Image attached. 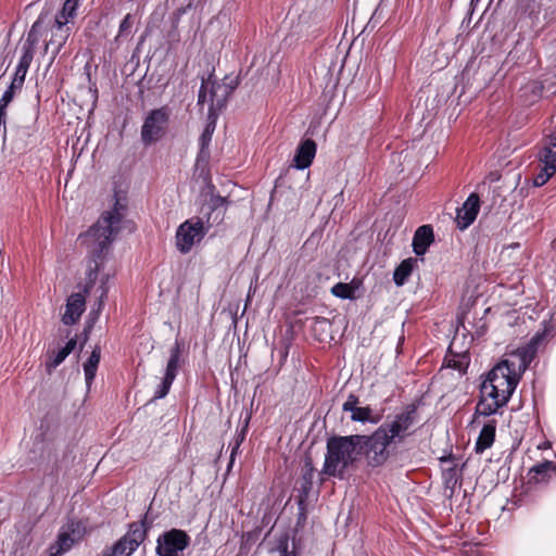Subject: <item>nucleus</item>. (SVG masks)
Returning a JSON list of instances; mask_svg holds the SVG:
<instances>
[{
  "label": "nucleus",
  "mask_w": 556,
  "mask_h": 556,
  "mask_svg": "<svg viewBox=\"0 0 556 556\" xmlns=\"http://www.w3.org/2000/svg\"><path fill=\"white\" fill-rule=\"evenodd\" d=\"M542 336H534L526 345L518 348L488 374L481 384L476 413L491 416L504 407L513 395L521 375L535 357Z\"/></svg>",
  "instance_id": "nucleus-1"
},
{
  "label": "nucleus",
  "mask_w": 556,
  "mask_h": 556,
  "mask_svg": "<svg viewBox=\"0 0 556 556\" xmlns=\"http://www.w3.org/2000/svg\"><path fill=\"white\" fill-rule=\"evenodd\" d=\"M123 210L124 206L116 200L111 211L104 212L93 226L79 236L80 243L86 247L89 255L86 269V293H89L93 287L110 245L121 229Z\"/></svg>",
  "instance_id": "nucleus-2"
},
{
  "label": "nucleus",
  "mask_w": 556,
  "mask_h": 556,
  "mask_svg": "<svg viewBox=\"0 0 556 556\" xmlns=\"http://www.w3.org/2000/svg\"><path fill=\"white\" fill-rule=\"evenodd\" d=\"M357 434L332 435L327 440L323 472L343 479L346 471L362 458Z\"/></svg>",
  "instance_id": "nucleus-3"
},
{
  "label": "nucleus",
  "mask_w": 556,
  "mask_h": 556,
  "mask_svg": "<svg viewBox=\"0 0 556 556\" xmlns=\"http://www.w3.org/2000/svg\"><path fill=\"white\" fill-rule=\"evenodd\" d=\"M417 422V407L408 405L402 412L389 417L378 429L384 432L393 444H400L415 433Z\"/></svg>",
  "instance_id": "nucleus-4"
},
{
  "label": "nucleus",
  "mask_w": 556,
  "mask_h": 556,
  "mask_svg": "<svg viewBox=\"0 0 556 556\" xmlns=\"http://www.w3.org/2000/svg\"><path fill=\"white\" fill-rule=\"evenodd\" d=\"M361 456L366 457L367 465L370 467H379L383 465L390 453L388 447L393 443L387 438V434L378 428L370 434H357Z\"/></svg>",
  "instance_id": "nucleus-5"
},
{
  "label": "nucleus",
  "mask_w": 556,
  "mask_h": 556,
  "mask_svg": "<svg viewBox=\"0 0 556 556\" xmlns=\"http://www.w3.org/2000/svg\"><path fill=\"white\" fill-rule=\"evenodd\" d=\"M232 89L226 84L211 83L210 87V105H208V119L210 123L204 128L200 136V146L204 150L208 147L215 129V119L217 113L226 105L227 98Z\"/></svg>",
  "instance_id": "nucleus-6"
},
{
  "label": "nucleus",
  "mask_w": 556,
  "mask_h": 556,
  "mask_svg": "<svg viewBox=\"0 0 556 556\" xmlns=\"http://www.w3.org/2000/svg\"><path fill=\"white\" fill-rule=\"evenodd\" d=\"M210 226H205L200 217H192L180 224L176 230L175 240L177 250L189 253L193 245L200 243L206 236Z\"/></svg>",
  "instance_id": "nucleus-7"
},
{
  "label": "nucleus",
  "mask_w": 556,
  "mask_h": 556,
  "mask_svg": "<svg viewBox=\"0 0 556 556\" xmlns=\"http://www.w3.org/2000/svg\"><path fill=\"white\" fill-rule=\"evenodd\" d=\"M87 528L81 520H68L58 534L56 541L50 546V556H61L68 552L72 546L83 540Z\"/></svg>",
  "instance_id": "nucleus-8"
},
{
  "label": "nucleus",
  "mask_w": 556,
  "mask_h": 556,
  "mask_svg": "<svg viewBox=\"0 0 556 556\" xmlns=\"http://www.w3.org/2000/svg\"><path fill=\"white\" fill-rule=\"evenodd\" d=\"M190 536L180 529H170L159 535L155 552L157 556H182L190 545Z\"/></svg>",
  "instance_id": "nucleus-9"
},
{
  "label": "nucleus",
  "mask_w": 556,
  "mask_h": 556,
  "mask_svg": "<svg viewBox=\"0 0 556 556\" xmlns=\"http://www.w3.org/2000/svg\"><path fill=\"white\" fill-rule=\"evenodd\" d=\"M169 115L165 108L152 110L141 126V140L144 146L159 141L166 131Z\"/></svg>",
  "instance_id": "nucleus-10"
},
{
  "label": "nucleus",
  "mask_w": 556,
  "mask_h": 556,
  "mask_svg": "<svg viewBox=\"0 0 556 556\" xmlns=\"http://www.w3.org/2000/svg\"><path fill=\"white\" fill-rule=\"evenodd\" d=\"M146 529L142 523L134 522L129 526L128 532L121 538L111 548L104 552L109 556H130L143 542Z\"/></svg>",
  "instance_id": "nucleus-11"
},
{
  "label": "nucleus",
  "mask_w": 556,
  "mask_h": 556,
  "mask_svg": "<svg viewBox=\"0 0 556 556\" xmlns=\"http://www.w3.org/2000/svg\"><path fill=\"white\" fill-rule=\"evenodd\" d=\"M479 207L478 194L471 193L456 213V224L460 230L468 228L475 222Z\"/></svg>",
  "instance_id": "nucleus-12"
},
{
  "label": "nucleus",
  "mask_w": 556,
  "mask_h": 556,
  "mask_svg": "<svg viewBox=\"0 0 556 556\" xmlns=\"http://www.w3.org/2000/svg\"><path fill=\"white\" fill-rule=\"evenodd\" d=\"M86 308L85 295L73 293L67 298L65 312L62 316V323L66 326L75 325L81 317Z\"/></svg>",
  "instance_id": "nucleus-13"
},
{
  "label": "nucleus",
  "mask_w": 556,
  "mask_h": 556,
  "mask_svg": "<svg viewBox=\"0 0 556 556\" xmlns=\"http://www.w3.org/2000/svg\"><path fill=\"white\" fill-rule=\"evenodd\" d=\"M70 35V26H64L61 22H58V24L53 23V26L51 28V37L45 45V53H47L48 50L51 49L52 59H54L66 43Z\"/></svg>",
  "instance_id": "nucleus-14"
},
{
  "label": "nucleus",
  "mask_w": 556,
  "mask_h": 556,
  "mask_svg": "<svg viewBox=\"0 0 556 556\" xmlns=\"http://www.w3.org/2000/svg\"><path fill=\"white\" fill-rule=\"evenodd\" d=\"M317 146L313 139H305L301 141L296 148L293 164L298 169H305L311 166L316 155Z\"/></svg>",
  "instance_id": "nucleus-15"
},
{
  "label": "nucleus",
  "mask_w": 556,
  "mask_h": 556,
  "mask_svg": "<svg viewBox=\"0 0 556 556\" xmlns=\"http://www.w3.org/2000/svg\"><path fill=\"white\" fill-rule=\"evenodd\" d=\"M434 241L432 226L422 225L418 227L413 237V250L416 255H424Z\"/></svg>",
  "instance_id": "nucleus-16"
},
{
  "label": "nucleus",
  "mask_w": 556,
  "mask_h": 556,
  "mask_svg": "<svg viewBox=\"0 0 556 556\" xmlns=\"http://www.w3.org/2000/svg\"><path fill=\"white\" fill-rule=\"evenodd\" d=\"M539 160L548 168L556 170V128L544 138L543 146L539 152Z\"/></svg>",
  "instance_id": "nucleus-17"
},
{
  "label": "nucleus",
  "mask_w": 556,
  "mask_h": 556,
  "mask_svg": "<svg viewBox=\"0 0 556 556\" xmlns=\"http://www.w3.org/2000/svg\"><path fill=\"white\" fill-rule=\"evenodd\" d=\"M77 340L76 338L70 339L66 344L59 349L58 351H48V357L49 359L46 363V369L48 372H51L53 369H55L58 366H60L65 358L73 352V350L76 348Z\"/></svg>",
  "instance_id": "nucleus-18"
},
{
  "label": "nucleus",
  "mask_w": 556,
  "mask_h": 556,
  "mask_svg": "<svg viewBox=\"0 0 556 556\" xmlns=\"http://www.w3.org/2000/svg\"><path fill=\"white\" fill-rule=\"evenodd\" d=\"M495 420H491L482 427L475 444V451L477 453H483L485 450L490 448L493 445L495 440Z\"/></svg>",
  "instance_id": "nucleus-19"
},
{
  "label": "nucleus",
  "mask_w": 556,
  "mask_h": 556,
  "mask_svg": "<svg viewBox=\"0 0 556 556\" xmlns=\"http://www.w3.org/2000/svg\"><path fill=\"white\" fill-rule=\"evenodd\" d=\"M453 346L454 342H452L448 348V353L444 358V364L459 372H465L469 366L470 356L467 352L454 353Z\"/></svg>",
  "instance_id": "nucleus-20"
},
{
  "label": "nucleus",
  "mask_w": 556,
  "mask_h": 556,
  "mask_svg": "<svg viewBox=\"0 0 556 556\" xmlns=\"http://www.w3.org/2000/svg\"><path fill=\"white\" fill-rule=\"evenodd\" d=\"M43 18L45 15L41 13L35 21V23L31 25L27 34V38L22 47V51H29L31 54H35V47L40 40L41 31L43 28Z\"/></svg>",
  "instance_id": "nucleus-21"
},
{
  "label": "nucleus",
  "mask_w": 556,
  "mask_h": 556,
  "mask_svg": "<svg viewBox=\"0 0 556 556\" xmlns=\"http://www.w3.org/2000/svg\"><path fill=\"white\" fill-rule=\"evenodd\" d=\"M440 460L442 464H450V466L443 468L442 477L445 485L454 489L458 482V463L452 455L442 457Z\"/></svg>",
  "instance_id": "nucleus-22"
},
{
  "label": "nucleus",
  "mask_w": 556,
  "mask_h": 556,
  "mask_svg": "<svg viewBox=\"0 0 556 556\" xmlns=\"http://www.w3.org/2000/svg\"><path fill=\"white\" fill-rule=\"evenodd\" d=\"M78 7V0H65L61 11L55 15L54 23L58 24V22H61L62 25L68 26V24L76 17Z\"/></svg>",
  "instance_id": "nucleus-23"
},
{
  "label": "nucleus",
  "mask_w": 556,
  "mask_h": 556,
  "mask_svg": "<svg viewBox=\"0 0 556 556\" xmlns=\"http://www.w3.org/2000/svg\"><path fill=\"white\" fill-rule=\"evenodd\" d=\"M100 357H101V350H100V348L97 346L93 349L89 358L84 364L85 379H86V383L88 387H90V384L92 383V381L96 377L98 365L100 363Z\"/></svg>",
  "instance_id": "nucleus-24"
},
{
  "label": "nucleus",
  "mask_w": 556,
  "mask_h": 556,
  "mask_svg": "<svg viewBox=\"0 0 556 556\" xmlns=\"http://www.w3.org/2000/svg\"><path fill=\"white\" fill-rule=\"evenodd\" d=\"M180 356L181 344L176 342L175 345L170 349V355L166 365L164 377L175 380L179 369Z\"/></svg>",
  "instance_id": "nucleus-25"
},
{
  "label": "nucleus",
  "mask_w": 556,
  "mask_h": 556,
  "mask_svg": "<svg viewBox=\"0 0 556 556\" xmlns=\"http://www.w3.org/2000/svg\"><path fill=\"white\" fill-rule=\"evenodd\" d=\"M416 264L415 258H406L395 268L393 274V280L396 286H403L408 277L412 275L413 268Z\"/></svg>",
  "instance_id": "nucleus-26"
},
{
  "label": "nucleus",
  "mask_w": 556,
  "mask_h": 556,
  "mask_svg": "<svg viewBox=\"0 0 556 556\" xmlns=\"http://www.w3.org/2000/svg\"><path fill=\"white\" fill-rule=\"evenodd\" d=\"M351 419L353 421L358 422H370V424H377L379 421V416H374V412L369 406L365 407H356L351 413Z\"/></svg>",
  "instance_id": "nucleus-27"
},
{
  "label": "nucleus",
  "mask_w": 556,
  "mask_h": 556,
  "mask_svg": "<svg viewBox=\"0 0 556 556\" xmlns=\"http://www.w3.org/2000/svg\"><path fill=\"white\" fill-rule=\"evenodd\" d=\"M250 418H251V416L248 415L245 420H244V424H243V427H242L241 431L236 433V435L233 437L232 441L229 444L230 447H231L229 467L233 464L235 456L238 453V451L240 448V445L242 444V442L245 439V434H247V431H248Z\"/></svg>",
  "instance_id": "nucleus-28"
},
{
  "label": "nucleus",
  "mask_w": 556,
  "mask_h": 556,
  "mask_svg": "<svg viewBox=\"0 0 556 556\" xmlns=\"http://www.w3.org/2000/svg\"><path fill=\"white\" fill-rule=\"evenodd\" d=\"M315 468L311 458H306L302 468V484L301 490L304 494H307L313 485Z\"/></svg>",
  "instance_id": "nucleus-29"
},
{
  "label": "nucleus",
  "mask_w": 556,
  "mask_h": 556,
  "mask_svg": "<svg viewBox=\"0 0 556 556\" xmlns=\"http://www.w3.org/2000/svg\"><path fill=\"white\" fill-rule=\"evenodd\" d=\"M356 288L352 283L338 282L331 288V293L339 299L354 300Z\"/></svg>",
  "instance_id": "nucleus-30"
},
{
  "label": "nucleus",
  "mask_w": 556,
  "mask_h": 556,
  "mask_svg": "<svg viewBox=\"0 0 556 556\" xmlns=\"http://www.w3.org/2000/svg\"><path fill=\"white\" fill-rule=\"evenodd\" d=\"M34 55L35 54H31L29 51L28 52L22 51V55L20 58L18 64L15 70L16 75H22L23 77H26V74L31 64Z\"/></svg>",
  "instance_id": "nucleus-31"
},
{
  "label": "nucleus",
  "mask_w": 556,
  "mask_h": 556,
  "mask_svg": "<svg viewBox=\"0 0 556 556\" xmlns=\"http://www.w3.org/2000/svg\"><path fill=\"white\" fill-rule=\"evenodd\" d=\"M531 471L544 479L549 472L556 471V463L544 460L531 468Z\"/></svg>",
  "instance_id": "nucleus-32"
},
{
  "label": "nucleus",
  "mask_w": 556,
  "mask_h": 556,
  "mask_svg": "<svg viewBox=\"0 0 556 556\" xmlns=\"http://www.w3.org/2000/svg\"><path fill=\"white\" fill-rule=\"evenodd\" d=\"M555 173L556 170H553L548 168L546 164H543L541 172L534 177V185L536 187L545 185Z\"/></svg>",
  "instance_id": "nucleus-33"
},
{
  "label": "nucleus",
  "mask_w": 556,
  "mask_h": 556,
  "mask_svg": "<svg viewBox=\"0 0 556 556\" xmlns=\"http://www.w3.org/2000/svg\"><path fill=\"white\" fill-rule=\"evenodd\" d=\"M173 382V379L164 377L162 382L159 384L153 399L159 400L165 397L168 394Z\"/></svg>",
  "instance_id": "nucleus-34"
},
{
  "label": "nucleus",
  "mask_w": 556,
  "mask_h": 556,
  "mask_svg": "<svg viewBox=\"0 0 556 556\" xmlns=\"http://www.w3.org/2000/svg\"><path fill=\"white\" fill-rule=\"evenodd\" d=\"M14 91H12V88H8L1 99H0V113L2 114H5L7 115V108L8 105L12 102L13 98H14Z\"/></svg>",
  "instance_id": "nucleus-35"
},
{
  "label": "nucleus",
  "mask_w": 556,
  "mask_h": 556,
  "mask_svg": "<svg viewBox=\"0 0 556 556\" xmlns=\"http://www.w3.org/2000/svg\"><path fill=\"white\" fill-rule=\"evenodd\" d=\"M134 21L131 14H127L119 24L118 36L128 35L131 30Z\"/></svg>",
  "instance_id": "nucleus-36"
},
{
  "label": "nucleus",
  "mask_w": 556,
  "mask_h": 556,
  "mask_svg": "<svg viewBox=\"0 0 556 556\" xmlns=\"http://www.w3.org/2000/svg\"><path fill=\"white\" fill-rule=\"evenodd\" d=\"M357 404H358V397L354 394H350L349 397L346 399V401L342 405V410L352 413L353 409L358 407Z\"/></svg>",
  "instance_id": "nucleus-37"
},
{
  "label": "nucleus",
  "mask_w": 556,
  "mask_h": 556,
  "mask_svg": "<svg viewBox=\"0 0 556 556\" xmlns=\"http://www.w3.org/2000/svg\"><path fill=\"white\" fill-rule=\"evenodd\" d=\"M108 279H109V275H104L101 278V285H100L101 294H100V301H99V308L102 307L103 300H104V298H106V294H108V290H109V288L106 286Z\"/></svg>",
  "instance_id": "nucleus-38"
},
{
  "label": "nucleus",
  "mask_w": 556,
  "mask_h": 556,
  "mask_svg": "<svg viewBox=\"0 0 556 556\" xmlns=\"http://www.w3.org/2000/svg\"><path fill=\"white\" fill-rule=\"evenodd\" d=\"M278 551L280 552V556H296L294 551H288V539L280 540L278 543Z\"/></svg>",
  "instance_id": "nucleus-39"
},
{
  "label": "nucleus",
  "mask_w": 556,
  "mask_h": 556,
  "mask_svg": "<svg viewBox=\"0 0 556 556\" xmlns=\"http://www.w3.org/2000/svg\"><path fill=\"white\" fill-rule=\"evenodd\" d=\"M210 81L202 80V85L199 90L198 104H203L206 101V92Z\"/></svg>",
  "instance_id": "nucleus-40"
},
{
  "label": "nucleus",
  "mask_w": 556,
  "mask_h": 556,
  "mask_svg": "<svg viewBox=\"0 0 556 556\" xmlns=\"http://www.w3.org/2000/svg\"><path fill=\"white\" fill-rule=\"evenodd\" d=\"M24 81L25 77L14 74V78L8 88H12V91L15 92V90H20L23 87Z\"/></svg>",
  "instance_id": "nucleus-41"
},
{
  "label": "nucleus",
  "mask_w": 556,
  "mask_h": 556,
  "mask_svg": "<svg viewBox=\"0 0 556 556\" xmlns=\"http://www.w3.org/2000/svg\"><path fill=\"white\" fill-rule=\"evenodd\" d=\"M24 81L25 77L14 74V78L8 88H12V91L15 92V90H20L23 87Z\"/></svg>",
  "instance_id": "nucleus-42"
},
{
  "label": "nucleus",
  "mask_w": 556,
  "mask_h": 556,
  "mask_svg": "<svg viewBox=\"0 0 556 556\" xmlns=\"http://www.w3.org/2000/svg\"><path fill=\"white\" fill-rule=\"evenodd\" d=\"M226 203V198L216 195L212 197L210 207L211 210H216L218 206H222Z\"/></svg>",
  "instance_id": "nucleus-43"
},
{
  "label": "nucleus",
  "mask_w": 556,
  "mask_h": 556,
  "mask_svg": "<svg viewBox=\"0 0 556 556\" xmlns=\"http://www.w3.org/2000/svg\"><path fill=\"white\" fill-rule=\"evenodd\" d=\"M5 116V114L0 113V134H3V136L7 134Z\"/></svg>",
  "instance_id": "nucleus-44"
}]
</instances>
